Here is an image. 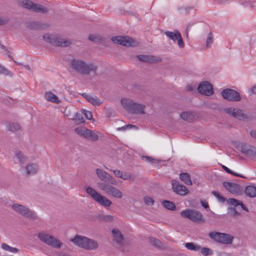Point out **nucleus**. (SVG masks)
Listing matches in <instances>:
<instances>
[{
  "label": "nucleus",
  "instance_id": "nucleus-1",
  "mask_svg": "<svg viewBox=\"0 0 256 256\" xmlns=\"http://www.w3.org/2000/svg\"><path fill=\"white\" fill-rule=\"evenodd\" d=\"M70 66L76 72L84 76L89 75L92 72L95 73L98 68L96 64L92 62H87L78 58L72 60Z\"/></svg>",
  "mask_w": 256,
  "mask_h": 256
},
{
  "label": "nucleus",
  "instance_id": "nucleus-2",
  "mask_svg": "<svg viewBox=\"0 0 256 256\" xmlns=\"http://www.w3.org/2000/svg\"><path fill=\"white\" fill-rule=\"evenodd\" d=\"M86 191L95 202L100 206L108 208L112 205V202L109 199L99 194L92 188L87 187L86 188Z\"/></svg>",
  "mask_w": 256,
  "mask_h": 256
},
{
  "label": "nucleus",
  "instance_id": "nucleus-3",
  "mask_svg": "<svg viewBox=\"0 0 256 256\" xmlns=\"http://www.w3.org/2000/svg\"><path fill=\"white\" fill-rule=\"evenodd\" d=\"M38 238L42 242L52 248H60L62 246V243L58 238L46 232L38 233Z\"/></svg>",
  "mask_w": 256,
  "mask_h": 256
},
{
  "label": "nucleus",
  "instance_id": "nucleus-4",
  "mask_svg": "<svg viewBox=\"0 0 256 256\" xmlns=\"http://www.w3.org/2000/svg\"><path fill=\"white\" fill-rule=\"evenodd\" d=\"M98 186L102 190L112 198L121 199L124 196L122 192L117 187L102 182H98Z\"/></svg>",
  "mask_w": 256,
  "mask_h": 256
},
{
  "label": "nucleus",
  "instance_id": "nucleus-5",
  "mask_svg": "<svg viewBox=\"0 0 256 256\" xmlns=\"http://www.w3.org/2000/svg\"><path fill=\"white\" fill-rule=\"evenodd\" d=\"M121 103L124 107L131 113L135 114H144V105L134 102L130 100L123 99L121 100Z\"/></svg>",
  "mask_w": 256,
  "mask_h": 256
},
{
  "label": "nucleus",
  "instance_id": "nucleus-6",
  "mask_svg": "<svg viewBox=\"0 0 256 256\" xmlns=\"http://www.w3.org/2000/svg\"><path fill=\"white\" fill-rule=\"evenodd\" d=\"M180 216L185 218L196 223L204 222L203 216L200 212L192 209H186L180 212Z\"/></svg>",
  "mask_w": 256,
  "mask_h": 256
},
{
  "label": "nucleus",
  "instance_id": "nucleus-7",
  "mask_svg": "<svg viewBox=\"0 0 256 256\" xmlns=\"http://www.w3.org/2000/svg\"><path fill=\"white\" fill-rule=\"evenodd\" d=\"M44 40L49 43L56 46L66 47L71 44V42L66 38L56 36L50 34H46L43 36Z\"/></svg>",
  "mask_w": 256,
  "mask_h": 256
},
{
  "label": "nucleus",
  "instance_id": "nucleus-8",
  "mask_svg": "<svg viewBox=\"0 0 256 256\" xmlns=\"http://www.w3.org/2000/svg\"><path fill=\"white\" fill-rule=\"evenodd\" d=\"M75 132L80 136L91 141L95 142L98 140L99 132L88 129L84 127H78L74 129Z\"/></svg>",
  "mask_w": 256,
  "mask_h": 256
},
{
  "label": "nucleus",
  "instance_id": "nucleus-9",
  "mask_svg": "<svg viewBox=\"0 0 256 256\" xmlns=\"http://www.w3.org/2000/svg\"><path fill=\"white\" fill-rule=\"evenodd\" d=\"M208 236L211 239L216 242L226 244H231L234 239V237L229 234L217 232H210Z\"/></svg>",
  "mask_w": 256,
  "mask_h": 256
},
{
  "label": "nucleus",
  "instance_id": "nucleus-10",
  "mask_svg": "<svg viewBox=\"0 0 256 256\" xmlns=\"http://www.w3.org/2000/svg\"><path fill=\"white\" fill-rule=\"evenodd\" d=\"M12 207L16 212L25 218L32 220H34L36 218V215L34 212L23 205L14 204Z\"/></svg>",
  "mask_w": 256,
  "mask_h": 256
},
{
  "label": "nucleus",
  "instance_id": "nucleus-11",
  "mask_svg": "<svg viewBox=\"0 0 256 256\" xmlns=\"http://www.w3.org/2000/svg\"><path fill=\"white\" fill-rule=\"evenodd\" d=\"M18 4L21 7L31 10L34 12L44 13L47 12V9L43 6L34 4L33 2L28 0H22L20 1Z\"/></svg>",
  "mask_w": 256,
  "mask_h": 256
},
{
  "label": "nucleus",
  "instance_id": "nucleus-12",
  "mask_svg": "<svg viewBox=\"0 0 256 256\" xmlns=\"http://www.w3.org/2000/svg\"><path fill=\"white\" fill-rule=\"evenodd\" d=\"M112 40L116 43L126 46H136L138 42L128 36H116L112 37Z\"/></svg>",
  "mask_w": 256,
  "mask_h": 256
},
{
  "label": "nucleus",
  "instance_id": "nucleus-13",
  "mask_svg": "<svg viewBox=\"0 0 256 256\" xmlns=\"http://www.w3.org/2000/svg\"><path fill=\"white\" fill-rule=\"evenodd\" d=\"M223 98L230 102H239L241 100L240 94L234 90L226 88L221 92Z\"/></svg>",
  "mask_w": 256,
  "mask_h": 256
},
{
  "label": "nucleus",
  "instance_id": "nucleus-14",
  "mask_svg": "<svg viewBox=\"0 0 256 256\" xmlns=\"http://www.w3.org/2000/svg\"><path fill=\"white\" fill-rule=\"evenodd\" d=\"M224 111L230 116L239 120H244L248 118V116L241 109L228 108H224Z\"/></svg>",
  "mask_w": 256,
  "mask_h": 256
},
{
  "label": "nucleus",
  "instance_id": "nucleus-15",
  "mask_svg": "<svg viewBox=\"0 0 256 256\" xmlns=\"http://www.w3.org/2000/svg\"><path fill=\"white\" fill-rule=\"evenodd\" d=\"M197 88L198 92L202 95L210 96L214 94L212 86L208 81H204L200 82Z\"/></svg>",
  "mask_w": 256,
  "mask_h": 256
},
{
  "label": "nucleus",
  "instance_id": "nucleus-16",
  "mask_svg": "<svg viewBox=\"0 0 256 256\" xmlns=\"http://www.w3.org/2000/svg\"><path fill=\"white\" fill-rule=\"evenodd\" d=\"M96 173L98 178L104 182H109L112 184H116V180L110 174L101 168H96Z\"/></svg>",
  "mask_w": 256,
  "mask_h": 256
},
{
  "label": "nucleus",
  "instance_id": "nucleus-17",
  "mask_svg": "<svg viewBox=\"0 0 256 256\" xmlns=\"http://www.w3.org/2000/svg\"><path fill=\"white\" fill-rule=\"evenodd\" d=\"M172 186L173 191L179 195L185 196L188 192V190L186 186L176 180L172 181Z\"/></svg>",
  "mask_w": 256,
  "mask_h": 256
},
{
  "label": "nucleus",
  "instance_id": "nucleus-18",
  "mask_svg": "<svg viewBox=\"0 0 256 256\" xmlns=\"http://www.w3.org/2000/svg\"><path fill=\"white\" fill-rule=\"evenodd\" d=\"M138 59L143 62L153 63L161 61V58L152 55H139L138 56Z\"/></svg>",
  "mask_w": 256,
  "mask_h": 256
},
{
  "label": "nucleus",
  "instance_id": "nucleus-19",
  "mask_svg": "<svg viewBox=\"0 0 256 256\" xmlns=\"http://www.w3.org/2000/svg\"><path fill=\"white\" fill-rule=\"evenodd\" d=\"M82 96L84 97L89 102L94 106H100L102 103L98 98L94 94L87 93L82 94Z\"/></svg>",
  "mask_w": 256,
  "mask_h": 256
},
{
  "label": "nucleus",
  "instance_id": "nucleus-20",
  "mask_svg": "<svg viewBox=\"0 0 256 256\" xmlns=\"http://www.w3.org/2000/svg\"><path fill=\"white\" fill-rule=\"evenodd\" d=\"M223 186L233 194H238L240 190V186L234 183L224 182H223Z\"/></svg>",
  "mask_w": 256,
  "mask_h": 256
},
{
  "label": "nucleus",
  "instance_id": "nucleus-21",
  "mask_svg": "<svg viewBox=\"0 0 256 256\" xmlns=\"http://www.w3.org/2000/svg\"><path fill=\"white\" fill-rule=\"evenodd\" d=\"M44 98L46 101L54 104H58L60 102L58 96L50 91L45 92Z\"/></svg>",
  "mask_w": 256,
  "mask_h": 256
},
{
  "label": "nucleus",
  "instance_id": "nucleus-22",
  "mask_svg": "<svg viewBox=\"0 0 256 256\" xmlns=\"http://www.w3.org/2000/svg\"><path fill=\"white\" fill-rule=\"evenodd\" d=\"M26 160V158L24 156V154L20 151L16 150L15 152L14 156V161L15 164H24Z\"/></svg>",
  "mask_w": 256,
  "mask_h": 256
},
{
  "label": "nucleus",
  "instance_id": "nucleus-23",
  "mask_svg": "<svg viewBox=\"0 0 256 256\" xmlns=\"http://www.w3.org/2000/svg\"><path fill=\"white\" fill-rule=\"evenodd\" d=\"M98 246V243L96 240L87 238V240H86V243L84 246H83V248L92 250L97 248Z\"/></svg>",
  "mask_w": 256,
  "mask_h": 256
},
{
  "label": "nucleus",
  "instance_id": "nucleus-24",
  "mask_svg": "<svg viewBox=\"0 0 256 256\" xmlns=\"http://www.w3.org/2000/svg\"><path fill=\"white\" fill-rule=\"evenodd\" d=\"M254 147L251 146H247L244 144L239 143L238 145V148L242 152L248 156L252 155V149Z\"/></svg>",
  "mask_w": 256,
  "mask_h": 256
},
{
  "label": "nucleus",
  "instance_id": "nucleus-25",
  "mask_svg": "<svg viewBox=\"0 0 256 256\" xmlns=\"http://www.w3.org/2000/svg\"><path fill=\"white\" fill-rule=\"evenodd\" d=\"M86 240H87V238L80 236H76L72 241L77 246L83 248L86 243Z\"/></svg>",
  "mask_w": 256,
  "mask_h": 256
},
{
  "label": "nucleus",
  "instance_id": "nucleus-26",
  "mask_svg": "<svg viewBox=\"0 0 256 256\" xmlns=\"http://www.w3.org/2000/svg\"><path fill=\"white\" fill-rule=\"evenodd\" d=\"M180 117L185 121L191 122L194 120L196 116L193 112H184L181 114Z\"/></svg>",
  "mask_w": 256,
  "mask_h": 256
},
{
  "label": "nucleus",
  "instance_id": "nucleus-27",
  "mask_svg": "<svg viewBox=\"0 0 256 256\" xmlns=\"http://www.w3.org/2000/svg\"><path fill=\"white\" fill-rule=\"evenodd\" d=\"M112 234L114 240L118 244H121L124 240V238L120 232L116 228H114L112 230Z\"/></svg>",
  "mask_w": 256,
  "mask_h": 256
},
{
  "label": "nucleus",
  "instance_id": "nucleus-28",
  "mask_svg": "<svg viewBox=\"0 0 256 256\" xmlns=\"http://www.w3.org/2000/svg\"><path fill=\"white\" fill-rule=\"evenodd\" d=\"M245 192L246 194L250 197L254 198L256 196V186L254 185L248 186L246 188Z\"/></svg>",
  "mask_w": 256,
  "mask_h": 256
},
{
  "label": "nucleus",
  "instance_id": "nucleus-29",
  "mask_svg": "<svg viewBox=\"0 0 256 256\" xmlns=\"http://www.w3.org/2000/svg\"><path fill=\"white\" fill-rule=\"evenodd\" d=\"M228 203L235 207L240 206H241V208L244 210L246 212H248V208L246 207V206L242 204V202L240 200H238L234 198H229L228 200Z\"/></svg>",
  "mask_w": 256,
  "mask_h": 256
},
{
  "label": "nucleus",
  "instance_id": "nucleus-30",
  "mask_svg": "<svg viewBox=\"0 0 256 256\" xmlns=\"http://www.w3.org/2000/svg\"><path fill=\"white\" fill-rule=\"evenodd\" d=\"M38 170V166L36 164H31L26 168V173L28 175H32L36 174Z\"/></svg>",
  "mask_w": 256,
  "mask_h": 256
},
{
  "label": "nucleus",
  "instance_id": "nucleus-31",
  "mask_svg": "<svg viewBox=\"0 0 256 256\" xmlns=\"http://www.w3.org/2000/svg\"><path fill=\"white\" fill-rule=\"evenodd\" d=\"M164 34L173 42H176V38L180 34V32L178 30H175L173 32L170 31L165 32Z\"/></svg>",
  "mask_w": 256,
  "mask_h": 256
},
{
  "label": "nucleus",
  "instance_id": "nucleus-32",
  "mask_svg": "<svg viewBox=\"0 0 256 256\" xmlns=\"http://www.w3.org/2000/svg\"><path fill=\"white\" fill-rule=\"evenodd\" d=\"M180 178L182 181L187 185L192 184V182L190 180V176L188 173H181L180 174Z\"/></svg>",
  "mask_w": 256,
  "mask_h": 256
},
{
  "label": "nucleus",
  "instance_id": "nucleus-33",
  "mask_svg": "<svg viewBox=\"0 0 256 256\" xmlns=\"http://www.w3.org/2000/svg\"><path fill=\"white\" fill-rule=\"evenodd\" d=\"M1 248L4 250L10 252L12 253H16L18 251V248L12 247L5 243L2 244Z\"/></svg>",
  "mask_w": 256,
  "mask_h": 256
},
{
  "label": "nucleus",
  "instance_id": "nucleus-34",
  "mask_svg": "<svg viewBox=\"0 0 256 256\" xmlns=\"http://www.w3.org/2000/svg\"><path fill=\"white\" fill-rule=\"evenodd\" d=\"M4 74L6 76H8L10 77H12L13 74L12 72L7 69L6 67L3 66L2 64H0V74Z\"/></svg>",
  "mask_w": 256,
  "mask_h": 256
},
{
  "label": "nucleus",
  "instance_id": "nucleus-35",
  "mask_svg": "<svg viewBox=\"0 0 256 256\" xmlns=\"http://www.w3.org/2000/svg\"><path fill=\"white\" fill-rule=\"evenodd\" d=\"M186 248L192 250L198 251L200 250V246L198 245L194 244L192 242H187L185 244Z\"/></svg>",
  "mask_w": 256,
  "mask_h": 256
},
{
  "label": "nucleus",
  "instance_id": "nucleus-36",
  "mask_svg": "<svg viewBox=\"0 0 256 256\" xmlns=\"http://www.w3.org/2000/svg\"><path fill=\"white\" fill-rule=\"evenodd\" d=\"M162 204L164 208L170 210H174L176 208L174 204L168 200H164Z\"/></svg>",
  "mask_w": 256,
  "mask_h": 256
},
{
  "label": "nucleus",
  "instance_id": "nucleus-37",
  "mask_svg": "<svg viewBox=\"0 0 256 256\" xmlns=\"http://www.w3.org/2000/svg\"><path fill=\"white\" fill-rule=\"evenodd\" d=\"M213 42V34L212 32H210L207 36L206 42V47L210 48Z\"/></svg>",
  "mask_w": 256,
  "mask_h": 256
},
{
  "label": "nucleus",
  "instance_id": "nucleus-38",
  "mask_svg": "<svg viewBox=\"0 0 256 256\" xmlns=\"http://www.w3.org/2000/svg\"><path fill=\"white\" fill-rule=\"evenodd\" d=\"M149 240L150 244L155 246L158 248H161L162 246V242L155 238H150Z\"/></svg>",
  "mask_w": 256,
  "mask_h": 256
},
{
  "label": "nucleus",
  "instance_id": "nucleus-39",
  "mask_svg": "<svg viewBox=\"0 0 256 256\" xmlns=\"http://www.w3.org/2000/svg\"><path fill=\"white\" fill-rule=\"evenodd\" d=\"M20 129V126L17 123H12L9 124L8 130L12 132H16Z\"/></svg>",
  "mask_w": 256,
  "mask_h": 256
},
{
  "label": "nucleus",
  "instance_id": "nucleus-40",
  "mask_svg": "<svg viewBox=\"0 0 256 256\" xmlns=\"http://www.w3.org/2000/svg\"><path fill=\"white\" fill-rule=\"evenodd\" d=\"M176 38V41L177 42L178 45V46L180 48H183L184 47L185 44H184V42L182 38V35L180 34Z\"/></svg>",
  "mask_w": 256,
  "mask_h": 256
},
{
  "label": "nucleus",
  "instance_id": "nucleus-41",
  "mask_svg": "<svg viewBox=\"0 0 256 256\" xmlns=\"http://www.w3.org/2000/svg\"><path fill=\"white\" fill-rule=\"evenodd\" d=\"M200 252L205 256L210 255L212 254V251L210 249L207 248H200Z\"/></svg>",
  "mask_w": 256,
  "mask_h": 256
},
{
  "label": "nucleus",
  "instance_id": "nucleus-42",
  "mask_svg": "<svg viewBox=\"0 0 256 256\" xmlns=\"http://www.w3.org/2000/svg\"><path fill=\"white\" fill-rule=\"evenodd\" d=\"M122 176L120 177L121 178H122L124 180H134V177L130 174H127L126 172H122Z\"/></svg>",
  "mask_w": 256,
  "mask_h": 256
},
{
  "label": "nucleus",
  "instance_id": "nucleus-43",
  "mask_svg": "<svg viewBox=\"0 0 256 256\" xmlns=\"http://www.w3.org/2000/svg\"><path fill=\"white\" fill-rule=\"evenodd\" d=\"M222 168L227 173L230 174H232V175H234V176H236L243 178L242 176L241 175H240L239 174H236V173L233 172L232 171L230 170L228 168H227L225 166H224V165L222 166Z\"/></svg>",
  "mask_w": 256,
  "mask_h": 256
},
{
  "label": "nucleus",
  "instance_id": "nucleus-44",
  "mask_svg": "<svg viewBox=\"0 0 256 256\" xmlns=\"http://www.w3.org/2000/svg\"><path fill=\"white\" fill-rule=\"evenodd\" d=\"M83 114L85 118L88 120H92V112L90 111L87 110H84Z\"/></svg>",
  "mask_w": 256,
  "mask_h": 256
},
{
  "label": "nucleus",
  "instance_id": "nucleus-45",
  "mask_svg": "<svg viewBox=\"0 0 256 256\" xmlns=\"http://www.w3.org/2000/svg\"><path fill=\"white\" fill-rule=\"evenodd\" d=\"M144 202L146 204L149 206H152L154 203V200L151 198L147 196L144 198Z\"/></svg>",
  "mask_w": 256,
  "mask_h": 256
},
{
  "label": "nucleus",
  "instance_id": "nucleus-46",
  "mask_svg": "<svg viewBox=\"0 0 256 256\" xmlns=\"http://www.w3.org/2000/svg\"><path fill=\"white\" fill-rule=\"evenodd\" d=\"M212 193L218 198V200L220 202H224V198L223 196H220V194L216 191H212Z\"/></svg>",
  "mask_w": 256,
  "mask_h": 256
},
{
  "label": "nucleus",
  "instance_id": "nucleus-47",
  "mask_svg": "<svg viewBox=\"0 0 256 256\" xmlns=\"http://www.w3.org/2000/svg\"><path fill=\"white\" fill-rule=\"evenodd\" d=\"M142 158L144 161L148 162L153 163V162H154V161L156 160H155L151 157L148 156H142Z\"/></svg>",
  "mask_w": 256,
  "mask_h": 256
},
{
  "label": "nucleus",
  "instance_id": "nucleus-48",
  "mask_svg": "<svg viewBox=\"0 0 256 256\" xmlns=\"http://www.w3.org/2000/svg\"><path fill=\"white\" fill-rule=\"evenodd\" d=\"M136 126L132 124H127L124 126L118 128V130H126L128 129L135 128Z\"/></svg>",
  "mask_w": 256,
  "mask_h": 256
},
{
  "label": "nucleus",
  "instance_id": "nucleus-49",
  "mask_svg": "<svg viewBox=\"0 0 256 256\" xmlns=\"http://www.w3.org/2000/svg\"><path fill=\"white\" fill-rule=\"evenodd\" d=\"M88 39L91 41H94V42H97V41L101 40V38L98 36H95V35L90 36Z\"/></svg>",
  "mask_w": 256,
  "mask_h": 256
},
{
  "label": "nucleus",
  "instance_id": "nucleus-50",
  "mask_svg": "<svg viewBox=\"0 0 256 256\" xmlns=\"http://www.w3.org/2000/svg\"><path fill=\"white\" fill-rule=\"evenodd\" d=\"M112 172H113L116 178H120L122 176V172H120L119 170H112Z\"/></svg>",
  "mask_w": 256,
  "mask_h": 256
},
{
  "label": "nucleus",
  "instance_id": "nucleus-51",
  "mask_svg": "<svg viewBox=\"0 0 256 256\" xmlns=\"http://www.w3.org/2000/svg\"><path fill=\"white\" fill-rule=\"evenodd\" d=\"M8 18L6 17H0V25L5 24L8 23Z\"/></svg>",
  "mask_w": 256,
  "mask_h": 256
},
{
  "label": "nucleus",
  "instance_id": "nucleus-52",
  "mask_svg": "<svg viewBox=\"0 0 256 256\" xmlns=\"http://www.w3.org/2000/svg\"><path fill=\"white\" fill-rule=\"evenodd\" d=\"M230 212L232 216H236L240 215V213L237 212L236 208H230Z\"/></svg>",
  "mask_w": 256,
  "mask_h": 256
},
{
  "label": "nucleus",
  "instance_id": "nucleus-53",
  "mask_svg": "<svg viewBox=\"0 0 256 256\" xmlns=\"http://www.w3.org/2000/svg\"><path fill=\"white\" fill-rule=\"evenodd\" d=\"M196 88V86L192 84H188L186 86V89L189 92H192Z\"/></svg>",
  "mask_w": 256,
  "mask_h": 256
},
{
  "label": "nucleus",
  "instance_id": "nucleus-54",
  "mask_svg": "<svg viewBox=\"0 0 256 256\" xmlns=\"http://www.w3.org/2000/svg\"><path fill=\"white\" fill-rule=\"evenodd\" d=\"M250 136L256 140V130H253L250 132Z\"/></svg>",
  "mask_w": 256,
  "mask_h": 256
},
{
  "label": "nucleus",
  "instance_id": "nucleus-55",
  "mask_svg": "<svg viewBox=\"0 0 256 256\" xmlns=\"http://www.w3.org/2000/svg\"><path fill=\"white\" fill-rule=\"evenodd\" d=\"M200 203L204 208L206 209L208 208V204L207 202H206L204 201H201Z\"/></svg>",
  "mask_w": 256,
  "mask_h": 256
},
{
  "label": "nucleus",
  "instance_id": "nucleus-56",
  "mask_svg": "<svg viewBox=\"0 0 256 256\" xmlns=\"http://www.w3.org/2000/svg\"><path fill=\"white\" fill-rule=\"evenodd\" d=\"M0 48H2V50H4L5 53H8L9 52V51L7 49L6 46H5L4 45L0 44Z\"/></svg>",
  "mask_w": 256,
  "mask_h": 256
},
{
  "label": "nucleus",
  "instance_id": "nucleus-57",
  "mask_svg": "<svg viewBox=\"0 0 256 256\" xmlns=\"http://www.w3.org/2000/svg\"><path fill=\"white\" fill-rule=\"evenodd\" d=\"M250 156H254L256 158V148L254 147L252 149V155Z\"/></svg>",
  "mask_w": 256,
  "mask_h": 256
},
{
  "label": "nucleus",
  "instance_id": "nucleus-58",
  "mask_svg": "<svg viewBox=\"0 0 256 256\" xmlns=\"http://www.w3.org/2000/svg\"><path fill=\"white\" fill-rule=\"evenodd\" d=\"M252 94H256V86H254L250 89Z\"/></svg>",
  "mask_w": 256,
  "mask_h": 256
},
{
  "label": "nucleus",
  "instance_id": "nucleus-59",
  "mask_svg": "<svg viewBox=\"0 0 256 256\" xmlns=\"http://www.w3.org/2000/svg\"><path fill=\"white\" fill-rule=\"evenodd\" d=\"M24 67L28 70H30V66L28 65H24Z\"/></svg>",
  "mask_w": 256,
  "mask_h": 256
},
{
  "label": "nucleus",
  "instance_id": "nucleus-60",
  "mask_svg": "<svg viewBox=\"0 0 256 256\" xmlns=\"http://www.w3.org/2000/svg\"><path fill=\"white\" fill-rule=\"evenodd\" d=\"M186 36L187 37L188 36V28L186 30Z\"/></svg>",
  "mask_w": 256,
  "mask_h": 256
},
{
  "label": "nucleus",
  "instance_id": "nucleus-61",
  "mask_svg": "<svg viewBox=\"0 0 256 256\" xmlns=\"http://www.w3.org/2000/svg\"><path fill=\"white\" fill-rule=\"evenodd\" d=\"M14 62H15L17 64H18V65H21V64H21V63H20V62H16V61H14Z\"/></svg>",
  "mask_w": 256,
  "mask_h": 256
},
{
  "label": "nucleus",
  "instance_id": "nucleus-62",
  "mask_svg": "<svg viewBox=\"0 0 256 256\" xmlns=\"http://www.w3.org/2000/svg\"><path fill=\"white\" fill-rule=\"evenodd\" d=\"M220 4H224V1H223V0H222V1H220Z\"/></svg>",
  "mask_w": 256,
  "mask_h": 256
},
{
  "label": "nucleus",
  "instance_id": "nucleus-63",
  "mask_svg": "<svg viewBox=\"0 0 256 256\" xmlns=\"http://www.w3.org/2000/svg\"><path fill=\"white\" fill-rule=\"evenodd\" d=\"M8 57L9 58H12V56H11V55H10V54H8Z\"/></svg>",
  "mask_w": 256,
  "mask_h": 256
},
{
  "label": "nucleus",
  "instance_id": "nucleus-64",
  "mask_svg": "<svg viewBox=\"0 0 256 256\" xmlns=\"http://www.w3.org/2000/svg\"><path fill=\"white\" fill-rule=\"evenodd\" d=\"M80 120H82V121L83 122L84 118L82 116H81V119Z\"/></svg>",
  "mask_w": 256,
  "mask_h": 256
}]
</instances>
